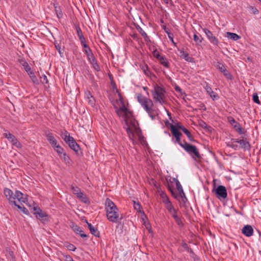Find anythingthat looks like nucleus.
I'll use <instances>...</instances> for the list:
<instances>
[{"label":"nucleus","mask_w":261,"mask_h":261,"mask_svg":"<svg viewBox=\"0 0 261 261\" xmlns=\"http://www.w3.org/2000/svg\"><path fill=\"white\" fill-rule=\"evenodd\" d=\"M105 210L108 219L113 223L118 222L121 220L122 217L119 218V211L115 203L109 198H107L105 203Z\"/></svg>","instance_id":"1"},{"label":"nucleus","mask_w":261,"mask_h":261,"mask_svg":"<svg viewBox=\"0 0 261 261\" xmlns=\"http://www.w3.org/2000/svg\"><path fill=\"white\" fill-rule=\"evenodd\" d=\"M62 137L68 145L69 147L74 150L77 154H79L80 146L76 142L74 138L70 136L67 131L64 130V133H62Z\"/></svg>","instance_id":"2"},{"label":"nucleus","mask_w":261,"mask_h":261,"mask_svg":"<svg viewBox=\"0 0 261 261\" xmlns=\"http://www.w3.org/2000/svg\"><path fill=\"white\" fill-rule=\"evenodd\" d=\"M165 89L156 85L154 87V91L152 93L153 98L155 101L159 102L161 104L164 103V98L165 94Z\"/></svg>","instance_id":"3"},{"label":"nucleus","mask_w":261,"mask_h":261,"mask_svg":"<svg viewBox=\"0 0 261 261\" xmlns=\"http://www.w3.org/2000/svg\"><path fill=\"white\" fill-rule=\"evenodd\" d=\"M137 99L146 111H149L152 108L153 102L151 99L143 96L141 94H138Z\"/></svg>","instance_id":"4"},{"label":"nucleus","mask_w":261,"mask_h":261,"mask_svg":"<svg viewBox=\"0 0 261 261\" xmlns=\"http://www.w3.org/2000/svg\"><path fill=\"white\" fill-rule=\"evenodd\" d=\"M33 213L36 215V218L39 219L43 223L45 224L48 222V215L38 206L33 207Z\"/></svg>","instance_id":"5"},{"label":"nucleus","mask_w":261,"mask_h":261,"mask_svg":"<svg viewBox=\"0 0 261 261\" xmlns=\"http://www.w3.org/2000/svg\"><path fill=\"white\" fill-rule=\"evenodd\" d=\"M181 146L184 148L187 152L192 155L193 158L196 160V147L195 146L190 145L185 141L184 144L181 145Z\"/></svg>","instance_id":"6"},{"label":"nucleus","mask_w":261,"mask_h":261,"mask_svg":"<svg viewBox=\"0 0 261 261\" xmlns=\"http://www.w3.org/2000/svg\"><path fill=\"white\" fill-rule=\"evenodd\" d=\"M217 197L219 199H225L227 197V193L225 187L223 186H219L215 190Z\"/></svg>","instance_id":"7"},{"label":"nucleus","mask_w":261,"mask_h":261,"mask_svg":"<svg viewBox=\"0 0 261 261\" xmlns=\"http://www.w3.org/2000/svg\"><path fill=\"white\" fill-rule=\"evenodd\" d=\"M4 194L8 198L10 204H16L15 197L13 196V193L12 190L8 188L5 189Z\"/></svg>","instance_id":"8"},{"label":"nucleus","mask_w":261,"mask_h":261,"mask_svg":"<svg viewBox=\"0 0 261 261\" xmlns=\"http://www.w3.org/2000/svg\"><path fill=\"white\" fill-rule=\"evenodd\" d=\"M119 96H120L119 100L121 101L122 106L119 109H118L117 108V107H115V108L116 109V112L118 116H124V112H123L127 111V108H126V107L125 106V104H124V100H123V98L121 97V96L120 94L119 93Z\"/></svg>","instance_id":"9"},{"label":"nucleus","mask_w":261,"mask_h":261,"mask_svg":"<svg viewBox=\"0 0 261 261\" xmlns=\"http://www.w3.org/2000/svg\"><path fill=\"white\" fill-rule=\"evenodd\" d=\"M203 31L211 42L214 45H218V40L213 35L212 33L207 29H204Z\"/></svg>","instance_id":"10"},{"label":"nucleus","mask_w":261,"mask_h":261,"mask_svg":"<svg viewBox=\"0 0 261 261\" xmlns=\"http://www.w3.org/2000/svg\"><path fill=\"white\" fill-rule=\"evenodd\" d=\"M217 68L224 74V75L228 79H231V75L229 71L225 67L224 65L221 63H218L217 65Z\"/></svg>","instance_id":"11"},{"label":"nucleus","mask_w":261,"mask_h":261,"mask_svg":"<svg viewBox=\"0 0 261 261\" xmlns=\"http://www.w3.org/2000/svg\"><path fill=\"white\" fill-rule=\"evenodd\" d=\"M203 88L205 89L206 93L211 96V97L213 99V100H215L218 99V96L216 94V93L214 92L211 87H210L207 84L204 83L203 85Z\"/></svg>","instance_id":"12"},{"label":"nucleus","mask_w":261,"mask_h":261,"mask_svg":"<svg viewBox=\"0 0 261 261\" xmlns=\"http://www.w3.org/2000/svg\"><path fill=\"white\" fill-rule=\"evenodd\" d=\"M45 136L47 138L48 141L53 148H55L56 145H57V141L53 136V134L50 132H46Z\"/></svg>","instance_id":"13"},{"label":"nucleus","mask_w":261,"mask_h":261,"mask_svg":"<svg viewBox=\"0 0 261 261\" xmlns=\"http://www.w3.org/2000/svg\"><path fill=\"white\" fill-rule=\"evenodd\" d=\"M242 232L245 236L249 237L253 234V229L251 226L247 225L242 228Z\"/></svg>","instance_id":"14"},{"label":"nucleus","mask_w":261,"mask_h":261,"mask_svg":"<svg viewBox=\"0 0 261 261\" xmlns=\"http://www.w3.org/2000/svg\"><path fill=\"white\" fill-rule=\"evenodd\" d=\"M14 197H15V199H17L20 203H25L27 199V195L19 191H16Z\"/></svg>","instance_id":"15"},{"label":"nucleus","mask_w":261,"mask_h":261,"mask_svg":"<svg viewBox=\"0 0 261 261\" xmlns=\"http://www.w3.org/2000/svg\"><path fill=\"white\" fill-rule=\"evenodd\" d=\"M236 143L240 144L242 148L245 149H249L250 147L249 143L246 140H239L236 139L234 141Z\"/></svg>","instance_id":"16"},{"label":"nucleus","mask_w":261,"mask_h":261,"mask_svg":"<svg viewBox=\"0 0 261 261\" xmlns=\"http://www.w3.org/2000/svg\"><path fill=\"white\" fill-rule=\"evenodd\" d=\"M170 127L172 135L176 138L179 137H181L182 135L181 133L179 132L177 129V127L173 124H170Z\"/></svg>","instance_id":"17"},{"label":"nucleus","mask_w":261,"mask_h":261,"mask_svg":"<svg viewBox=\"0 0 261 261\" xmlns=\"http://www.w3.org/2000/svg\"><path fill=\"white\" fill-rule=\"evenodd\" d=\"M75 30L76 31L77 35L79 38L81 43H84L86 41L85 37L83 35L82 31L78 24L74 25Z\"/></svg>","instance_id":"18"},{"label":"nucleus","mask_w":261,"mask_h":261,"mask_svg":"<svg viewBox=\"0 0 261 261\" xmlns=\"http://www.w3.org/2000/svg\"><path fill=\"white\" fill-rule=\"evenodd\" d=\"M72 229L76 233L79 234L82 238H87L88 236L84 233V231L82 230L80 227L77 225H73Z\"/></svg>","instance_id":"19"},{"label":"nucleus","mask_w":261,"mask_h":261,"mask_svg":"<svg viewBox=\"0 0 261 261\" xmlns=\"http://www.w3.org/2000/svg\"><path fill=\"white\" fill-rule=\"evenodd\" d=\"M86 222L87 224L88 228L89 229L91 233L92 234L94 235L95 237H99V231L97 230V229L93 226L91 223L88 222L87 220L86 221Z\"/></svg>","instance_id":"20"},{"label":"nucleus","mask_w":261,"mask_h":261,"mask_svg":"<svg viewBox=\"0 0 261 261\" xmlns=\"http://www.w3.org/2000/svg\"><path fill=\"white\" fill-rule=\"evenodd\" d=\"M4 136L7 138L11 143H13L14 142L16 141L17 139L16 137L11 134L10 133L8 132V130H6L5 133L3 134Z\"/></svg>","instance_id":"21"},{"label":"nucleus","mask_w":261,"mask_h":261,"mask_svg":"<svg viewBox=\"0 0 261 261\" xmlns=\"http://www.w3.org/2000/svg\"><path fill=\"white\" fill-rule=\"evenodd\" d=\"M174 180L175 181L176 186L177 190L179 192L180 196L181 198H183L184 197L186 198L185 193L184 192L183 189L182 188V187H181L180 182H179V181L177 179H176L175 178H174Z\"/></svg>","instance_id":"22"},{"label":"nucleus","mask_w":261,"mask_h":261,"mask_svg":"<svg viewBox=\"0 0 261 261\" xmlns=\"http://www.w3.org/2000/svg\"><path fill=\"white\" fill-rule=\"evenodd\" d=\"M77 197L83 203L87 204H90V201L89 199L83 192L80 194V195H78Z\"/></svg>","instance_id":"23"},{"label":"nucleus","mask_w":261,"mask_h":261,"mask_svg":"<svg viewBox=\"0 0 261 261\" xmlns=\"http://www.w3.org/2000/svg\"><path fill=\"white\" fill-rule=\"evenodd\" d=\"M180 57L181 58L185 59L186 61L188 62H193L194 59L190 57L188 54H187L186 52H185L184 51H180Z\"/></svg>","instance_id":"24"},{"label":"nucleus","mask_w":261,"mask_h":261,"mask_svg":"<svg viewBox=\"0 0 261 261\" xmlns=\"http://www.w3.org/2000/svg\"><path fill=\"white\" fill-rule=\"evenodd\" d=\"M233 127L240 135L244 134L245 133V130L241 127L240 124L238 122L233 125Z\"/></svg>","instance_id":"25"},{"label":"nucleus","mask_w":261,"mask_h":261,"mask_svg":"<svg viewBox=\"0 0 261 261\" xmlns=\"http://www.w3.org/2000/svg\"><path fill=\"white\" fill-rule=\"evenodd\" d=\"M226 37L234 41H236L240 38V37L237 34L230 32L226 33Z\"/></svg>","instance_id":"26"},{"label":"nucleus","mask_w":261,"mask_h":261,"mask_svg":"<svg viewBox=\"0 0 261 261\" xmlns=\"http://www.w3.org/2000/svg\"><path fill=\"white\" fill-rule=\"evenodd\" d=\"M71 189L72 191L73 194L75 195L77 197L78 196V195H80V194H81V193H82L81 192V189L76 186H73V185H72L71 186Z\"/></svg>","instance_id":"27"},{"label":"nucleus","mask_w":261,"mask_h":261,"mask_svg":"<svg viewBox=\"0 0 261 261\" xmlns=\"http://www.w3.org/2000/svg\"><path fill=\"white\" fill-rule=\"evenodd\" d=\"M87 98L88 99L89 103L93 106L95 105V99L94 97L91 94V93L88 92L86 93Z\"/></svg>","instance_id":"28"},{"label":"nucleus","mask_w":261,"mask_h":261,"mask_svg":"<svg viewBox=\"0 0 261 261\" xmlns=\"http://www.w3.org/2000/svg\"><path fill=\"white\" fill-rule=\"evenodd\" d=\"M81 44L84 48V52L86 54V55H87V56L88 55H90L91 53H92V51L91 49H90V48L89 47V46L86 43V41L84 42V43H81Z\"/></svg>","instance_id":"29"},{"label":"nucleus","mask_w":261,"mask_h":261,"mask_svg":"<svg viewBox=\"0 0 261 261\" xmlns=\"http://www.w3.org/2000/svg\"><path fill=\"white\" fill-rule=\"evenodd\" d=\"M55 150L56 151L60 158H62V154L65 152L64 151V149L61 147L59 144L56 145L55 148H54Z\"/></svg>","instance_id":"30"},{"label":"nucleus","mask_w":261,"mask_h":261,"mask_svg":"<svg viewBox=\"0 0 261 261\" xmlns=\"http://www.w3.org/2000/svg\"><path fill=\"white\" fill-rule=\"evenodd\" d=\"M158 60L160 61L161 64L166 68L169 67V62L164 58V57L162 56Z\"/></svg>","instance_id":"31"},{"label":"nucleus","mask_w":261,"mask_h":261,"mask_svg":"<svg viewBox=\"0 0 261 261\" xmlns=\"http://www.w3.org/2000/svg\"><path fill=\"white\" fill-rule=\"evenodd\" d=\"M63 162H64L66 164H70L71 160L68 155L66 154V152H64L62 155V158H60Z\"/></svg>","instance_id":"32"},{"label":"nucleus","mask_w":261,"mask_h":261,"mask_svg":"<svg viewBox=\"0 0 261 261\" xmlns=\"http://www.w3.org/2000/svg\"><path fill=\"white\" fill-rule=\"evenodd\" d=\"M142 70L143 71L144 73L149 76L151 74L150 70H149L147 64H144L141 66Z\"/></svg>","instance_id":"33"},{"label":"nucleus","mask_w":261,"mask_h":261,"mask_svg":"<svg viewBox=\"0 0 261 261\" xmlns=\"http://www.w3.org/2000/svg\"><path fill=\"white\" fill-rule=\"evenodd\" d=\"M182 131L186 134L190 141H194V137L191 135L190 132L188 129H187L186 128H182Z\"/></svg>","instance_id":"34"},{"label":"nucleus","mask_w":261,"mask_h":261,"mask_svg":"<svg viewBox=\"0 0 261 261\" xmlns=\"http://www.w3.org/2000/svg\"><path fill=\"white\" fill-rule=\"evenodd\" d=\"M30 78L31 79L32 82L36 84H38L39 82L37 77L34 74V73L32 71H31L30 73H29Z\"/></svg>","instance_id":"35"},{"label":"nucleus","mask_w":261,"mask_h":261,"mask_svg":"<svg viewBox=\"0 0 261 261\" xmlns=\"http://www.w3.org/2000/svg\"><path fill=\"white\" fill-rule=\"evenodd\" d=\"M167 208L168 210L170 212L172 213V211L174 209L173 206L172 205L170 201H169V199L167 198Z\"/></svg>","instance_id":"36"},{"label":"nucleus","mask_w":261,"mask_h":261,"mask_svg":"<svg viewBox=\"0 0 261 261\" xmlns=\"http://www.w3.org/2000/svg\"><path fill=\"white\" fill-rule=\"evenodd\" d=\"M134 202V207L135 210H136L138 212H141L142 207L140 203L138 202H136L135 201H133Z\"/></svg>","instance_id":"37"},{"label":"nucleus","mask_w":261,"mask_h":261,"mask_svg":"<svg viewBox=\"0 0 261 261\" xmlns=\"http://www.w3.org/2000/svg\"><path fill=\"white\" fill-rule=\"evenodd\" d=\"M198 124L200 127H202L205 130H209L208 128L207 127L206 124L204 121L202 120H198Z\"/></svg>","instance_id":"38"},{"label":"nucleus","mask_w":261,"mask_h":261,"mask_svg":"<svg viewBox=\"0 0 261 261\" xmlns=\"http://www.w3.org/2000/svg\"><path fill=\"white\" fill-rule=\"evenodd\" d=\"M55 11L57 14V16L58 18H60L62 17V13L60 8H58L57 7L55 6Z\"/></svg>","instance_id":"39"},{"label":"nucleus","mask_w":261,"mask_h":261,"mask_svg":"<svg viewBox=\"0 0 261 261\" xmlns=\"http://www.w3.org/2000/svg\"><path fill=\"white\" fill-rule=\"evenodd\" d=\"M140 33L141 34L142 36L144 38L146 41H148V40H149V37L147 36V34L141 28H140Z\"/></svg>","instance_id":"40"},{"label":"nucleus","mask_w":261,"mask_h":261,"mask_svg":"<svg viewBox=\"0 0 261 261\" xmlns=\"http://www.w3.org/2000/svg\"><path fill=\"white\" fill-rule=\"evenodd\" d=\"M253 101L257 104H260V100L257 93H254L252 96Z\"/></svg>","instance_id":"41"},{"label":"nucleus","mask_w":261,"mask_h":261,"mask_svg":"<svg viewBox=\"0 0 261 261\" xmlns=\"http://www.w3.org/2000/svg\"><path fill=\"white\" fill-rule=\"evenodd\" d=\"M126 132L129 138L133 139V137H134V134L132 130L129 127H128L126 128Z\"/></svg>","instance_id":"42"},{"label":"nucleus","mask_w":261,"mask_h":261,"mask_svg":"<svg viewBox=\"0 0 261 261\" xmlns=\"http://www.w3.org/2000/svg\"><path fill=\"white\" fill-rule=\"evenodd\" d=\"M16 206H17L18 207V208L20 209V210H21L23 213L27 214L28 212V210L24 206H21L19 204H17L16 203V204H14Z\"/></svg>","instance_id":"43"},{"label":"nucleus","mask_w":261,"mask_h":261,"mask_svg":"<svg viewBox=\"0 0 261 261\" xmlns=\"http://www.w3.org/2000/svg\"><path fill=\"white\" fill-rule=\"evenodd\" d=\"M153 56L156 58L158 60H159L162 56L160 55L158 50L155 49L152 52Z\"/></svg>","instance_id":"44"},{"label":"nucleus","mask_w":261,"mask_h":261,"mask_svg":"<svg viewBox=\"0 0 261 261\" xmlns=\"http://www.w3.org/2000/svg\"><path fill=\"white\" fill-rule=\"evenodd\" d=\"M174 220L179 226H182V222L178 216H174Z\"/></svg>","instance_id":"45"},{"label":"nucleus","mask_w":261,"mask_h":261,"mask_svg":"<svg viewBox=\"0 0 261 261\" xmlns=\"http://www.w3.org/2000/svg\"><path fill=\"white\" fill-rule=\"evenodd\" d=\"M12 144L17 148H21L22 147L21 144L17 140V139H16V141Z\"/></svg>","instance_id":"46"},{"label":"nucleus","mask_w":261,"mask_h":261,"mask_svg":"<svg viewBox=\"0 0 261 261\" xmlns=\"http://www.w3.org/2000/svg\"><path fill=\"white\" fill-rule=\"evenodd\" d=\"M146 112L152 120H154L155 119L156 115L153 113V111L152 110V108L149 110V111Z\"/></svg>","instance_id":"47"},{"label":"nucleus","mask_w":261,"mask_h":261,"mask_svg":"<svg viewBox=\"0 0 261 261\" xmlns=\"http://www.w3.org/2000/svg\"><path fill=\"white\" fill-rule=\"evenodd\" d=\"M55 47L57 50L58 51L59 53L60 54L61 56H62V53L61 52V45L60 44L58 43H55Z\"/></svg>","instance_id":"48"},{"label":"nucleus","mask_w":261,"mask_h":261,"mask_svg":"<svg viewBox=\"0 0 261 261\" xmlns=\"http://www.w3.org/2000/svg\"><path fill=\"white\" fill-rule=\"evenodd\" d=\"M41 82L43 84H47L48 83V80L47 77L45 75H42L41 77Z\"/></svg>","instance_id":"49"},{"label":"nucleus","mask_w":261,"mask_h":261,"mask_svg":"<svg viewBox=\"0 0 261 261\" xmlns=\"http://www.w3.org/2000/svg\"><path fill=\"white\" fill-rule=\"evenodd\" d=\"M127 111H124V116L126 118H128L129 117V116L132 115V112L127 108Z\"/></svg>","instance_id":"50"},{"label":"nucleus","mask_w":261,"mask_h":261,"mask_svg":"<svg viewBox=\"0 0 261 261\" xmlns=\"http://www.w3.org/2000/svg\"><path fill=\"white\" fill-rule=\"evenodd\" d=\"M92 67L97 71H99L100 70V67L97 62L94 63V64L93 65H92Z\"/></svg>","instance_id":"51"},{"label":"nucleus","mask_w":261,"mask_h":261,"mask_svg":"<svg viewBox=\"0 0 261 261\" xmlns=\"http://www.w3.org/2000/svg\"><path fill=\"white\" fill-rule=\"evenodd\" d=\"M23 66L24 67L25 70L27 72L29 73V72H30L31 71V68L27 62L24 63Z\"/></svg>","instance_id":"52"},{"label":"nucleus","mask_w":261,"mask_h":261,"mask_svg":"<svg viewBox=\"0 0 261 261\" xmlns=\"http://www.w3.org/2000/svg\"><path fill=\"white\" fill-rule=\"evenodd\" d=\"M67 249L69 250H70V251H75V249H76V247L72 244H69L67 246Z\"/></svg>","instance_id":"53"},{"label":"nucleus","mask_w":261,"mask_h":261,"mask_svg":"<svg viewBox=\"0 0 261 261\" xmlns=\"http://www.w3.org/2000/svg\"><path fill=\"white\" fill-rule=\"evenodd\" d=\"M197 106L198 107V109H199L200 110H206L205 106L203 103H202L201 102H200L199 104L197 105Z\"/></svg>","instance_id":"54"},{"label":"nucleus","mask_w":261,"mask_h":261,"mask_svg":"<svg viewBox=\"0 0 261 261\" xmlns=\"http://www.w3.org/2000/svg\"><path fill=\"white\" fill-rule=\"evenodd\" d=\"M249 8L251 10L252 13L254 14H257L258 13V10L255 7L250 6Z\"/></svg>","instance_id":"55"},{"label":"nucleus","mask_w":261,"mask_h":261,"mask_svg":"<svg viewBox=\"0 0 261 261\" xmlns=\"http://www.w3.org/2000/svg\"><path fill=\"white\" fill-rule=\"evenodd\" d=\"M168 190L171 192L172 195L175 197H176V193L174 192L173 189L169 185H168Z\"/></svg>","instance_id":"56"},{"label":"nucleus","mask_w":261,"mask_h":261,"mask_svg":"<svg viewBox=\"0 0 261 261\" xmlns=\"http://www.w3.org/2000/svg\"><path fill=\"white\" fill-rule=\"evenodd\" d=\"M229 122L230 123V124L233 126L234 124L237 123V122L232 117L228 118Z\"/></svg>","instance_id":"57"},{"label":"nucleus","mask_w":261,"mask_h":261,"mask_svg":"<svg viewBox=\"0 0 261 261\" xmlns=\"http://www.w3.org/2000/svg\"><path fill=\"white\" fill-rule=\"evenodd\" d=\"M64 257H65V261H72L73 260L70 255H64Z\"/></svg>","instance_id":"58"},{"label":"nucleus","mask_w":261,"mask_h":261,"mask_svg":"<svg viewBox=\"0 0 261 261\" xmlns=\"http://www.w3.org/2000/svg\"><path fill=\"white\" fill-rule=\"evenodd\" d=\"M87 57L89 62L91 61L93 59H94L95 58L93 53L88 55Z\"/></svg>","instance_id":"59"},{"label":"nucleus","mask_w":261,"mask_h":261,"mask_svg":"<svg viewBox=\"0 0 261 261\" xmlns=\"http://www.w3.org/2000/svg\"><path fill=\"white\" fill-rule=\"evenodd\" d=\"M175 139H176V142L177 143H178L180 145V146H181V145L184 144V143H181V142L180 137L176 138Z\"/></svg>","instance_id":"60"},{"label":"nucleus","mask_w":261,"mask_h":261,"mask_svg":"<svg viewBox=\"0 0 261 261\" xmlns=\"http://www.w3.org/2000/svg\"><path fill=\"white\" fill-rule=\"evenodd\" d=\"M172 215V217L174 218V216H178L176 214V212L175 209L172 211V213H170Z\"/></svg>","instance_id":"61"},{"label":"nucleus","mask_w":261,"mask_h":261,"mask_svg":"<svg viewBox=\"0 0 261 261\" xmlns=\"http://www.w3.org/2000/svg\"><path fill=\"white\" fill-rule=\"evenodd\" d=\"M176 126L177 127V129L178 130V129H180L182 130V128H185V127H184L182 125L177 123V125H176Z\"/></svg>","instance_id":"62"},{"label":"nucleus","mask_w":261,"mask_h":261,"mask_svg":"<svg viewBox=\"0 0 261 261\" xmlns=\"http://www.w3.org/2000/svg\"><path fill=\"white\" fill-rule=\"evenodd\" d=\"M97 60L96 58L95 59H93L91 61H90V63L92 65H93L94 64V63H97Z\"/></svg>","instance_id":"63"},{"label":"nucleus","mask_w":261,"mask_h":261,"mask_svg":"<svg viewBox=\"0 0 261 261\" xmlns=\"http://www.w3.org/2000/svg\"><path fill=\"white\" fill-rule=\"evenodd\" d=\"M176 91H180L181 89L179 87H176L175 88Z\"/></svg>","instance_id":"64"}]
</instances>
